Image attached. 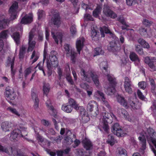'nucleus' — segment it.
I'll use <instances>...</instances> for the list:
<instances>
[{"mask_svg":"<svg viewBox=\"0 0 156 156\" xmlns=\"http://www.w3.org/2000/svg\"><path fill=\"white\" fill-rule=\"evenodd\" d=\"M15 60V57H14L12 59L10 57H8L7 62V66H9L10 65L11 70V75L12 78H14V75L15 74L16 70L14 69V61Z\"/></svg>","mask_w":156,"mask_h":156,"instance_id":"obj_9","label":"nucleus"},{"mask_svg":"<svg viewBox=\"0 0 156 156\" xmlns=\"http://www.w3.org/2000/svg\"><path fill=\"white\" fill-rule=\"evenodd\" d=\"M131 86H124V87L126 91L129 94H131L132 93Z\"/></svg>","mask_w":156,"mask_h":156,"instance_id":"obj_57","label":"nucleus"},{"mask_svg":"<svg viewBox=\"0 0 156 156\" xmlns=\"http://www.w3.org/2000/svg\"><path fill=\"white\" fill-rule=\"evenodd\" d=\"M68 103L72 108H73L75 109H77V107L79 106V104L77 103L76 101L72 98L69 99Z\"/></svg>","mask_w":156,"mask_h":156,"instance_id":"obj_29","label":"nucleus"},{"mask_svg":"<svg viewBox=\"0 0 156 156\" xmlns=\"http://www.w3.org/2000/svg\"><path fill=\"white\" fill-rule=\"evenodd\" d=\"M117 20L126 27H129V25L126 23L125 20L122 16H119L117 18Z\"/></svg>","mask_w":156,"mask_h":156,"instance_id":"obj_38","label":"nucleus"},{"mask_svg":"<svg viewBox=\"0 0 156 156\" xmlns=\"http://www.w3.org/2000/svg\"><path fill=\"white\" fill-rule=\"evenodd\" d=\"M34 108L35 110L37 111L39 108V100H37L36 101H34Z\"/></svg>","mask_w":156,"mask_h":156,"instance_id":"obj_62","label":"nucleus"},{"mask_svg":"<svg viewBox=\"0 0 156 156\" xmlns=\"http://www.w3.org/2000/svg\"><path fill=\"white\" fill-rule=\"evenodd\" d=\"M12 36L17 44H19L20 43V36L19 32H16L13 33Z\"/></svg>","mask_w":156,"mask_h":156,"instance_id":"obj_30","label":"nucleus"},{"mask_svg":"<svg viewBox=\"0 0 156 156\" xmlns=\"http://www.w3.org/2000/svg\"><path fill=\"white\" fill-rule=\"evenodd\" d=\"M101 6L100 5L98 6L93 11V15L94 17H97L98 16L99 14L101 11Z\"/></svg>","mask_w":156,"mask_h":156,"instance_id":"obj_35","label":"nucleus"},{"mask_svg":"<svg viewBox=\"0 0 156 156\" xmlns=\"http://www.w3.org/2000/svg\"><path fill=\"white\" fill-rule=\"evenodd\" d=\"M100 30L102 37H104L105 36L104 33L105 34H109L110 36L113 38L114 37H115V36L110 31L109 29L108 28V26H103L102 27H100Z\"/></svg>","mask_w":156,"mask_h":156,"instance_id":"obj_17","label":"nucleus"},{"mask_svg":"<svg viewBox=\"0 0 156 156\" xmlns=\"http://www.w3.org/2000/svg\"><path fill=\"white\" fill-rule=\"evenodd\" d=\"M84 18L86 20H87L93 21V19L92 16L89 14H86L85 15Z\"/></svg>","mask_w":156,"mask_h":156,"instance_id":"obj_64","label":"nucleus"},{"mask_svg":"<svg viewBox=\"0 0 156 156\" xmlns=\"http://www.w3.org/2000/svg\"><path fill=\"white\" fill-rule=\"evenodd\" d=\"M36 42L35 41H28L29 47L28 49V51H32L34 49Z\"/></svg>","mask_w":156,"mask_h":156,"instance_id":"obj_39","label":"nucleus"},{"mask_svg":"<svg viewBox=\"0 0 156 156\" xmlns=\"http://www.w3.org/2000/svg\"><path fill=\"white\" fill-rule=\"evenodd\" d=\"M135 51L140 55H142L144 54L143 49L140 45H136Z\"/></svg>","mask_w":156,"mask_h":156,"instance_id":"obj_45","label":"nucleus"},{"mask_svg":"<svg viewBox=\"0 0 156 156\" xmlns=\"http://www.w3.org/2000/svg\"><path fill=\"white\" fill-rule=\"evenodd\" d=\"M52 66L50 65V62L49 60H47V67L48 69V73L49 76H50L52 74L51 68Z\"/></svg>","mask_w":156,"mask_h":156,"instance_id":"obj_43","label":"nucleus"},{"mask_svg":"<svg viewBox=\"0 0 156 156\" xmlns=\"http://www.w3.org/2000/svg\"><path fill=\"white\" fill-rule=\"evenodd\" d=\"M109 73L105 75L107 76L108 79L110 83L112 84L115 85L116 83L115 79L109 75Z\"/></svg>","mask_w":156,"mask_h":156,"instance_id":"obj_44","label":"nucleus"},{"mask_svg":"<svg viewBox=\"0 0 156 156\" xmlns=\"http://www.w3.org/2000/svg\"><path fill=\"white\" fill-rule=\"evenodd\" d=\"M66 55L68 57H71L72 63H74L76 61V57L77 53L74 51V49L72 48L70 49L66 53Z\"/></svg>","mask_w":156,"mask_h":156,"instance_id":"obj_18","label":"nucleus"},{"mask_svg":"<svg viewBox=\"0 0 156 156\" xmlns=\"http://www.w3.org/2000/svg\"><path fill=\"white\" fill-rule=\"evenodd\" d=\"M11 122H5L1 124V127L3 131L6 132L9 131V129L12 126Z\"/></svg>","mask_w":156,"mask_h":156,"instance_id":"obj_25","label":"nucleus"},{"mask_svg":"<svg viewBox=\"0 0 156 156\" xmlns=\"http://www.w3.org/2000/svg\"><path fill=\"white\" fill-rule=\"evenodd\" d=\"M100 67L102 70V72L105 75L107 74L109 72L108 70V64L107 61H104L101 62L100 65Z\"/></svg>","mask_w":156,"mask_h":156,"instance_id":"obj_22","label":"nucleus"},{"mask_svg":"<svg viewBox=\"0 0 156 156\" xmlns=\"http://www.w3.org/2000/svg\"><path fill=\"white\" fill-rule=\"evenodd\" d=\"M56 52L54 51H52L49 55V59L50 65L52 67H55L57 66L58 64V58L56 56Z\"/></svg>","mask_w":156,"mask_h":156,"instance_id":"obj_8","label":"nucleus"},{"mask_svg":"<svg viewBox=\"0 0 156 156\" xmlns=\"http://www.w3.org/2000/svg\"><path fill=\"white\" fill-rule=\"evenodd\" d=\"M148 65L151 68V71H156V66H155V65H156V61L154 59H153V60Z\"/></svg>","mask_w":156,"mask_h":156,"instance_id":"obj_34","label":"nucleus"},{"mask_svg":"<svg viewBox=\"0 0 156 156\" xmlns=\"http://www.w3.org/2000/svg\"><path fill=\"white\" fill-rule=\"evenodd\" d=\"M8 30H4L0 34V51L2 49L3 47V43L2 39L7 38L8 37Z\"/></svg>","mask_w":156,"mask_h":156,"instance_id":"obj_21","label":"nucleus"},{"mask_svg":"<svg viewBox=\"0 0 156 156\" xmlns=\"http://www.w3.org/2000/svg\"><path fill=\"white\" fill-rule=\"evenodd\" d=\"M85 41V39L83 37H80L78 38L76 43V48L77 51L80 54V51L82 48H83L84 44L83 43Z\"/></svg>","mask_w":156,"mask_h":156,"instance_id":"obj_12","label":"nucleus"},{"mask_svg":"<svg viewBox=\"0 0 156 156\" xmlns=\"http://www.w3.org/2000/svg\"><path fill=\"white\" fill-rule=\"evenodd\" d=\"M18 8V3L15 2L13 3L10 8L9 12L11 20H14L16 18Z\"/></svg>","mask_w":156,"mask_h":156,"instance_id":"obj_7","label":"nucleus"},{"mask_svg":"<svg viewBox=\"0 0 156 156\" xmlns=\"http://www.w3.org/2000/svg\"><path fill=\"white\" fill-rule=\"evenodd\" d=\"M31 69L30 68H27L24 71V77L25 80L27 79V76L28 75L31 73Z\"/></svg>","mask_w":156,"mask_h":156,"instance_id":"obj_54","label":"nucleus"},{"mask_svg":"<svg viewBox=\"0 0 156 156\" xmlns=\"http://www.w3.org/2000/svg\"><path fill=\"white\" fill-rule=\"evenodd\" d=\"M118 156H127L126 151L123 148H119L118 151Z\"/></svg>","mask_w":156,"mask_h":156,"instance_id":"obj_37","label":"nucleus"},{"mask_svg":"<svg viewBox=\"0 0 156 156\" xmlns=\"http://www.w3.org/2000/svg\"><path fill=\"white\" fill-rule=\"evenodd\" d=\"M96 108V111L95 112V115H97L99 114L98 106L97 103L94 101H90L87 105V109L88 111L90 112L92 111L94 109Z\"/></svg>","mask_w":156,"mask_h":156,"instance_id":"obj_11","label":"nucleus"},{"mask_svg":"<svg viewBox=\"0 0 156 156\" xmlns=\"http://www.w3.org/2000/svg\"><path fill=\"white\" fill-rule=\"evenodd\" d=\"M7 20L5 19H3L2 20H0V30L4 28L7 24Z\"/></svg>","mask_w":156,"mask_h":156,"instance_id":"obj_49","label":"nucleus"},{"mask_svg":"<svg viewBox=\"0 0 156 156\" xmlns=\"http://www.w3.org/2000/svg\"><path fill=\"white\" fill-rule=\"evenodd\" d=\"M5 94L7 100L10 103H12L16 97L13 89L9 87L6 88Z\"/></svg>","mask_w":156,"mask_h":156,"instance_id":"obj_3","label":"nucleus"},{"mask_svg":"<svg viewBox=\"0 0 156 156\" xmlns=\"http://www.w3.org/2000/svg\"><path fill=\"white\" fill-rule=\"evenodd\" d=\"M147 133H145V135H141L138 137L139 140L140 141L142 144L141 149L144 150L146 147V141L145 136L147 138L148 143L150 145V143H152L155 146L156 148V139L154 138V133L153 129L148 128L147 130Z\"/></svg>","mask_w":156,"mask_h":156,"instance_id":"obj_1","label":"nucleus"},{"mask_svg":"<svg viewBox=\"0 0 156 156\" xmlns=\"http://www.w3.org/2000/svg\"><path fill=\"white\" fill-rule=\"evenodd\" d=\"M66 79L70 83L71 85H73L74 83V82L72 79V78L70 74H67L66 75Z\"/></svg>","mask_w":156,"mask_h":156,"instance_id":"obj_56","label":"nucleus"},{"mask_svg":"<svg viewBox=\"0 0 156 156\" xmlns=\"http://www.w3.org/2000/svg\"><path fill=\"white\" fill-rule=\"evenodd\" d=\"M23 131L21 132V130L17 128L14 129L12 132L10 137V139L11 140H17L18 137H24L26 136L27 134L23 135Z\"/></svg>","mask_w":156,"mask_h":156,"instance_id":"obj_4","label":"nucleus"},{"mask_svg":"<svg viewBox=\"0 0 156 156\" xmlns=\"http://www.w3.org/2000/svg\"><path fill=\"white\" fill-rule=\"evenodd\" d=\"M34 57V58L31 61V64H33L36 62L39 58L38 56L36 55V52L35 51H34L30 58V59H32Z\"/></svg>","mask_w":156,"mask_h":156,"instance_id":"obj_41","label":"nucleus"},{"mask_svg":"<svg viewBox=\"0 0 156 156\" xmlns=\"http://www.w3.org/2000/svg\"><path fill=\"white\" fill-rule=\"evenodd\" d=\"M127 5L129 6H132L135 5L136 2V0H126Z\"/></svg>","mask_w":156,"mask_h":156,"instance_id":"obj_53","label":"nucleus"},{"mask_svg":"<svg viewBox=\"0 0 156 156\" xmlns=\"http://www.w3.org/2000/svg\"><path fill=\"white\" fill-rule=\"evenodd\" d=\"M139 87L143 90H144L147 87L146 83L145 81H141L138 83Z\"/></svg>","mask_w":156,"mask_h":156,"instance_id":"obj_51","label":"nucleus"},{"mask_svg":"<svg viewBox=\"0 0 156 156\" xmlns=\"http://www.w3.org/2000/svg\"><path fill=\"white\" fill-rule=\"evenodd\" d=\"M106 142L111 146H112L115 144V140L112 135H108Z\"/></svg>","mask_w":156,"mask_h":156,"instance_id":"obj_31","label":"nucleus"},{"mask_svg":"<svg viewBox=\"0 0 156 156\" xmlns=\"http://www.w3.org/2000/svg\"><path fill=\"white\" fill-rule=\"evenodd\" d=\"M8 110L12 113L14 114L18 117L20 116V114L16 109L12 108L11 107H9L8 108Z\"/></svg>","mask_w":156,"mask_h":156,"instance_id":"obj_50","label":"nucleus"},{"mask_svg":"<svg viewBox=\"0 0 156 156\" xmlns=\"http://www.w3.org/2000/svg\"><path fill=\"white\" fill-rule=\"evenodd\" d=\"M129 58L131 61L134 62L136 65L139 66L140 64V60L137 55L133 52H130Z\"/></svg>","mask_w":156,"mask_h":156,"instance_id":"obj_15","label":"nucleus"},{"mask_svg":"<svg viewBox=\"0 0 156 156\" xmlns=\"http://www.w3.org/2000/svg\"><path fill=\"white\" fill-rule=\"evenodd\" d=\"M97 31L95 29L93 28V29H91V36L92 39L94 41H97L99 39V35L98 34Z\"/></svg>","mask_w":156,"mask_h":156,"instance_id":"obj_28","label":"nucleus"},{"mask_svg":"<svg viewBox=\"0 0 156 156\" xmlns=\"http://www.w3.org/2000/svg\"><path fill=\"white\" fill-rule=\"evenodd\" d=\"M79 112L82 117V120L84 122H87L89 120V118L83 106H79L76 109Z\"/></svg>","mask_w":156,"mask_h":156,"instance_id":"obj_6","label":"nucleus"},{"mask_svg":"<svg viewBox=\"0 0 156 156\" xmlns=\"http://www.w3.org/2000/svg\"><path fill=\"white\" fill-rule=\"evenodd\" d=\"M9 153H7L11 155H13V156H17L19 154L17 150L15 149H13L12 147L9 148Z\"/></svg>","mask_w":156,"mask_h":156,"instance_id":"obj_42","label":"nucleus"},{"mask_svg":"<svg viewBox=\"0 0 156 156\" xmlns=\"http://www.w3.org/2000/svg\"><path fill=\"white\" fill-rule=\"evenodd\" d=\"M124 86H132V82L128 77H126L124 79Z\"/></svg>","mask_w":156,"mask_h":156,"instance_id":"obj_46","label":"nucleus"},{"mask_svg":"<svg viewBox=\"0 0 156 156\" xmlns=\"http://www.w3.org/2000/svg\"><path fill=\"white\" fill-rule=\"evenodd\" d=\"M110 123V122H104L102 128L106 132H107L108 130L109 129L108 123Z\"/></svg>","mask_w":156,"mask_h":156,"instance_id":"obj_55","label":"nucleus"},{"mask_svg":"<svg viewBox=\"0 0 156 156\" xmlns=\"http://www.w3.org/2000/svg\"><path fill=\"white\" fill-rule=\"evenodd\" d=\"M33 20V16L31 14H26L23 17L21 23L23 24H27L31 23Z\"/></svg>","mask_w":156,"mask_h":156,"instance_id":"obj_20","label":"nucleus"},{"mask_svg":"<svg viewBox=\"0 0 156 156\" xmlns=\"http://www.w3.org/2000/svg\"><path fill=\"white\" fill-rule=\"evenodd\" d=\"M138 30L140 34L142 36H145L147 34V29L144 27H141Z\"/></svg>","mask_w":156,"mask_h":156,"instance_id":"obj_36","label":"nucleus"},{"mask_svg":"<svg viewBox=\"0 0 156 156\" xmlns=\"http://www.w3.org/2000/svg\"><path fill=\"white\" fill-rule=\"evenodd\" d=\"M116 98L117 101L125 108H129V104L124 97L118 94L116 96Z\"/></svg>","mask_w":156,"mask_h":156,"instance_id":"obj_16","label":"nucleus"},{"mask_svg":"<svg viewBox=\"0 0 156 156\" xmlns=\"http://www.w3.org/2000/svg\"><path fill=\"white\" fill-rule=\"evenodd\" d=\"M37 14L38 19L44 17L45 15L44 12L43 10H38Z\"/></svg>","mask_w":156,"mask_h":156,"instance_id":"obj_52","label":"nucleus"},{"mask_svg":"<svg viewBox=\"0 0 156 156\" xmlns=\"http://www.w3.org/2000/svg\"><path fill=\"white\" fill-rule=\"evenodd\" d=\"M46 104L47 107L49 111L50 114L53 116L54 118L58 119V116L57 115V111L52 105L50 100H48L46 103Z\"/></svg>","mask_w":156,"mask_h":156,"instance_id":"obj_10","label":"nucleus"},{"mask_svg":"<svg viewBox=\"0 0 156 156\" xmlns=\"http://www.w3.org/2000/svg\"><path fill=\"white\" fill-rule=\"evenodd\" d=\"M103 13L107 17L115 19L117 17V14L110 9L109 6L107 5H104Z\"/></svg>","mask_w":156,"mask_h":156,"instance_id":"obj_5","label":"nucleus"},{"mask_svg":"<svg viewBox=\"0 0 156 156\" xmlns=\"http://www.w3.org/2000/svg\"><path fill=\"white\" fill-rule=\"evenodd\" d=\"M50 89L49 84L48 83H44L43 84V90L44 94L46 95L49 92Z\"/></svg>","mask_w":156,"mask_h":156,"instance_id":"obj_32","label":"nucleus"},{"mask_svg":"<svg viewBox=\"0 0 156 156\" xmlns=\"http://www.w3.org/2000/svg\"><path fill=\"white\" fill-rule=\"evenodd\" d=\"M95 54L94 55V56H95L97 55H98L103 53V51L102 49L100 48H96L94 50Z\"/></svg>","mask_w":156,"mask_h":156,"instance_id":"obj_48","label":"nucleus"},{"mask_svg":"<svg viewBox=\"0 0 156 156\" xmlns=\"http://www.w3.org/2000/svg\"><path fill=\"white\" fill-rule=\"evenodd\" d=\"M51 35L52 36V37L54 39V40L55 42L57 44H58V39L61 42H62V37L63 35L61 33H58L57 34L56 36H55V34L54 33L51 32Z\"/></svg>","mask_w":156,"mask_h":156,"instance_id":"obj_26","label":"nucleus"},{"mask_svg":"<svg viewBox=\"0 0 156 156\" xmlns=\"http://www.w3.org/2000/svg\"><path fill=\"white\" fill-rule=\"evenodd\" d=\"M52 23L57 26H59L61 24V17L58 12L54 14L51 19Z\"/></svg>","mask_w":156,"mask_h":156,"instance_id":"obj_13","label":"nucleus"},{"mask_svg":"<svg viewBox=\"0 0 156 156\" xmlns=\"http://www.w3.org/2000/svg\"><path fill=\"white\" fill-rule=\"evenodd\" d=\"M142 23L144 25L146 26H151L153 23L152 21L146 19H143Z\"/></svg>","mask_w":156,"mask_h":156,"instance_id":"obj_47","label":"nucleus"},{"mask_svg":"<svg viewBox=\"0 0 156 156\" xmlns=\"http://www.w3.org/2000/svg\"><path fill=\"white\" fill-rule=\"evenodd\" d=\"M90 75L95 85L98 86L100 84L98 76L95 73L93 72H91L90 73Z\"/></svg>","mask_w":156,"mask_h":156,"instance_id":"obj_24","label":"nucleus"},{"mask_svg":"<svg viewBox=\"0 0 156 156\" xmlns=\"http://www.w3.org/2000/svg\"><path fill=\"white\" fill-rule=\"evenodd\" d=\"M81 75L83 76V79L88 82H90V80L89 77V73L85 71L84 70L82 69L80 71Z\"/></svg>","mask_w":156,"mask_h":156,"instance_id":"obj_27","label":"nucleus"},{"mask_svg":"<svg viewBox=\"0 0 156 156\" xmlns=\"http://www.w3.org/2000/svg\"><path fill=\"white\" fill-rule=\"evenodd\" d=\"M64 48L65 49V52L66 53L68 51H69L72 48L69 44H65L64 45Z\"/></svg>","mask_w":156,"mask_h":156,"instance_id":"obj_60","label":"nucleus"},{"mask_svg":"<svg viewBox=\"0 0 156 156\" xmlns=\"http://www.w3.org/2000/svg\"><path fill=\"white\" fill-rule=\"evenodd\" d=\"M120 49V46H118L114 42H111L110 45L108 48V50L110 51L115 52L118 51Z\"/></svg>","mask_w":156,"mask_h":156,"instance_id":"obj_23","label":"nucleus"},{"mask_svg":"<svg viewBox=\"0 0 156 156\" xmlns=\"http://www.w3.org/2000/svg\"><path fill=\"white\" fill-rule=\"evenodd\" d=\"M103 115L104 122H107L111 123L112 118L113 117L115 119L116 118L115 116L112 113L105 112L103 114Z\"/></svg>","mask_w":156,"mask_h":156,"instance_id":"obj_19","label":"nucleus"},{"mask_svg":"<svg viewBox=\"0 0 156 156\" xmlns=\"http://www.w3.org/2000/svg\"><path fill=\"white\" fill-rule=\"evenodd\" d=\"M137 93L138 96L139 98L142 100H144L145 99V97L143 95L140 90H138Z\"/></svg>","mask_w":156,"mask_h":156,"instance_id":"obj_58","label":"nucleus"},{"mask_svg":"<svg viewBox=\"0 0 156 156\" xmlns=\"http://www.w3.org/2000/svg\"><path fill=\"white\" fill-rule=\"evenodd\" d=\"M70 31L73 35H74L76 33V31L75 26L73 25L71 26L70 28Z\"/></svg>","mask_w":156,"mask_h":156,"instance_id":"obj_61","label":"nucleus"},{"mask_svg":"<svg viewBox=\"0 0 156 156\" xmlns=\"http://www.w3.org/2000/svg\"><path fill=\"white\" fill-rule=\"evenodd\" d=\"M96 93L100 96L102 101L105 99V97L104 94L102 92L98 90L96 92Z\"/></svg>","mask_w":156,"mask_h":156,"instance_id":"obj_59","label":"nucleus"},{"mask_svg":"<svg viewBox=\"0 0 156 156\" xmlns=\"http://www.w3.org/2000/svg\"><path fill=\"white\" fill-rule=\"evenodd\" d=\"M62 110L67 113H70L72 110V107L69 105H62Z\"/></svg>","mask_w":156,"mask_h":156,"instance_id":"obj_33","label":"nucleus"},{"mask_svg":"<svg viewBox=\"0 0 156 156\" xmlns=\"http://www.w3.org/2000/svg\"><path fill=\"white\" fill-rule=\"evenodd\" d=\"M107 91H106V93L108 94H111L112 93H113L115 90L114 89L113 87L110 88L108 87V88H107Z\"/></svg>","mask_w":156,"mask_h":156,"instance_id":"obj_63","label":"nucleus"},{"mask_svg":"<svg viewBox=\"0 0 156 156\" xmlns=\"http://www.w3.org/2000/svg\"><path fill=\"white\" fill-rule=\"evenodd\" d=\"M151 86V90L152 92H154L156 88V85L154 80L150 78L149 79Z\"/></svg>","mask_w":156,"mask_h":156,"instance_id":"obj_40","label":"nucleus"},{"mask_svg":"<svg viewBox=\"0 0 156 156\" xmlns=\"http://www.w3.org/2000/svg\"><path fill=\"white\" fill-rule=\"evenodd\" d=\"M84 147L87 151H90L93 148V145L90 141L87 138H84L82 141Z\"/></svg>","mask_w":156,"mask_h":156,"instance_id":"obj_14","label":"nucleus"},{"mask_svg":"<svg viewBox=\"0 0 156 156\" xmlns=\"http://www.w3.org/2000/svg\"><path fill=\"white\" fill-rule=\"evenodd\" d=\"M111 130L113 133L118 137H123L126 134L125 132L118 123L112 125Z\"/></svg>","mask_w":156,"mask_h":156,"instance_id":"obj_2","label":"nucleus"}]
</instances>
